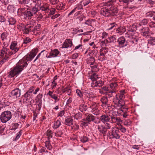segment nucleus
<instances>
[{"label":"nucleus","mask_w":155,"mask_h":155,"mask_svg":"<svg viewBox=\"0 0 155 155\" xmlns=\"http://www.w3.org/2000/svg\"><path fill=\"white\" fill-rule=\"evenodd\" d=\"M35 56V55L30 52L29 55H26L23 59L20 60L16 64V66L13 68H11L10 71L8 73V77L12 78L18 74L23 70L24 67H26L28 65L27 62L25 61V60H26L27 61H31Z\"/></svg>","instance_id":"nucleus-1"},{"label":"nucleus","mask_w":155,"mask_h":155,"mask_svg":"<svg viewBox=\"0 0 155 155\" xmlns=\"http://www.w3.org/2000/svg\"><path fill=\"white\" fill-rule=\"evenodd\" d=\"M113 3L112 1L110 0L105 2L104 4V5L108 7L110 6V7H109V13H110V16L115 15L117 13L118 11L117 7L112 5Z\"/></svg>","instance_id":"nucleus-2"},{"label":"nucleus","mask_w":155,"mask_h":155,"mask_svg":"<svg viewBox=\"0 0 155 155\" xmlns=\"http://www.w3.org/2000/svg\"><path fill=\"white\" fill-rule=\"evenodd\" d=\"M118 96L116 95L115 98L113 99V101L115 102L116 107L118 108L117 112H120L121 109H122L125 107V102L121 100H119L118 97Z\"/></svg>","instance_id":"nucleus-3"},{"label":"nucleus","mask_w":155,"mask_h":155,"mask_svg":"<svg viewBox=\"0 0 155 155\" xmlns=\"http://www.w3.org/2000/svg\"><path fill=\"white\" fill-rule=\"evenodd\" d=\"M12 117V114L10 112L8 111H5L2 113L0 119L1 122L5 123L10 120Z\"/></svg>","instance_id":"nucleus-4"},{"label":"nucleus","mask_w":155,"mask_h":155,"mask_svg":"<svg viewBox=\"0 0 155 155\" xmlns=\"http://www.w3.org/2000/svg\"><path fill=\"white\" fill-rule=\"evenodd\" d=\"M89 107L91 109L92 113L95 115H97L98 114L99 110L98 109V104L95 102H88Z\"/></svg>","instance_id":"nucleus-5"},{"label":"nucleus","mask_w":155,"mask_h":155,"mask_svg":"<svg viewBox=\"0 0 155 155\" xmlns=\"http://www.w3.org/2000/svg\"><path fill=\"white\" fill-rule=\"evenodd\" d=\"M24 97L23 103L28 106L31 105L34 101V100L32 99L31 95L28 92H26L24 95Z\"/></svg>","instance_id":"nucleus-6"},{"label":"nucleus","mask_w":155,"mask_h":155,"mask_svg":"<svg viewBox=\"0 0 155 155\" xmlns=\"http://www.w3.org/2000/svg\"><path fill=\"white\" fill-rule=\"evenodd\" d=\"M6 51H7V49H4L0 52V64H2L8 60V57L6 55Z\"/></svg>","instance_id":"nucleus-7"},{"label":"nucleus","mask_w":155,"mask_h":155,"mask_svg":"<svg viewBox=\"0 0 155 155\" xmlns=\"http://www.w3.org/2000/svg\"><path fill=\"white\" fill-rule=\"evenodd\" d=\"M112 111L109 113V116L110 117V118L111 119V123H115L119 125L120 124V122H122V120L119 118H118L116 116L112 114Z\"/></svg>","instance_id":"nucleus-8"},{"label":"nucleus","mask_w":155,"mask_h":155,"mask_svg":"<svg viewBox=\"0 0 155 155\" xmlns=\"http://www.w3.org/2000/svg\"><path fill=\"white\" fill-rule=\"evenodd\" d=\"M112 111L109 113V116L110 117V118L111 119V123H115L119 125L120 124V122H122V120L119 118H118L116 116L112 114Z\"/></svg>","instance_id":"nucleus-9"},{"label":"nucleus","mask_w":155,"mask_h":155,"mask_svg":"<svg viewBox=\"0 0 155 155\" xmlns=\"http://www.w3.org/2000/svg\"><path fill=\"white\" fill-rule=\"evenodd\" d=\"M21 91L18 88H16L13 90L11 92V96L14 98H17L20 97Z\"/></svg>","instance_id":"nucleus-10"},{"label":"nucleus","mask_w":155,"mask_h":155,"mask_svg":"<svg viewBox=\"0 0 155 155\" xmlns=\"http://www.w3.org/2000/svg\"><path fill=\"white\" fill-rule=\"evenodd\" d=\"M72 45V41L70 39H67L64 42L62 46L61 47V48H67L69 47H71Z\"/></svg>","instance_id":"nucleus-11"},{"label":"nucleus","mask_w":155,"mask_h":155,"mask_svg":"<svg viewBox=\"0 0 155 155\" xmlns=\"http://www.w3.org/2000/svg\"><path fill=\"white\" fill-rule=\"evenodd\" d=\"M100 119L104 123L109 122L110 120L109 114L108 115L107 114L102 115L100 117Z\"/></svg>","instance_id":"nucleus-12"},{"label":"nucleus","mask_w":155,"mask_h":155,"mask_svg":"<svg viewBox=\"0 0 155 155\" xmlns=\"http://www.w3.org/2000/svg\"><path fill=\"white\" fill-rule=\"evenodd\" d=\"M50 5L47 3L43 4L41 5L40 4L39 8L43 11L48 12L50 10Z\"/></svg>","instance_id":"nucleus-13"},{"label":"nucleus","mask_w":155,"mask_h":155,"mask_svg":"<svg viewBox=\"0 0 155 155\" xmlns=\"http://www.w3.org/2000/svg\"><path fill=\"white\" fill-rule=\"evenodd\" d=\"M112 130V135L113 137L117 139H119L120 137V135L119 130L115 128H113Z\"/></svg>","instance_id":"nucleus-14"},{"label":"nucleus","mask_w":155,"mask_h":155,"mask_svg":"<svg viewBox=\"0 0 155 155\" xmlns=\"http://www.w3.org/2000/svg\"><path fill=\"white\" fill-rule=\"evenodd\" d=\"M100 14L103 15L107 17L110 16V13H109V10L108 8H102L100 11Z\"/></svg>","instance_id":"nucleus-15"},{"label":"nucleus","mask_w":155,"mask_h":155,"mask_svg":"<svg viewBox=\"0 0 155 155\" xmlns=\"http://www.w3.org/2000/svg\"><path fill=\"white\" fill-rule=\"evenodd\" d=\"M97 129L98 131L103 134H105L107 131V129L104 125H98Z\"/></svg>","instance_id":"nucleus-16"},{"label":"nucleus","mask_w":155,"mask_h":155,"mask_svg":"<svg viewBox=\"0 0 155 155\" xmlns=\"http://www.w3.org/2000/svg\"><path fill=\"white\" fill-rule=\"evenodd\" d=\"M117 82H112L110 84V88L112 92H115L117 91Z\"/></svg>","instance_id":"nucleus-17"},{"label":"nucleus","mask_w":155,"mask_h":155,"mask_svg":"<svg viewBox=\"0 0 155 155\" xmlns=\"http://www.w3.org/2000/svg\"><path fill=\"white\" fill-rule=\"evenodd\" d=\"M59 53V51L57 49H55L53 50H51L50 53V55L48 56V57H56Z\"/></svg>","instance_id":"nucleus-18"},{"label":"nucleus","mask_w":155,"mask_h":155,"mask_svg":"<svg viewBox=\"0 0 155 155\" xmlns=\"http://www.w3.org/2000/svg\"><path fill=\"white\" fill-rule=\"evenodd\" d=\"M34 15L30 11H28L25 13L24 18L27 20H29L31 19Z\"/></svg>","instance_id":"nucleus-19"},{"label":"nucleus","mask_w":155,"mask_h":155,"mask_svg":"<svg viewBox=\"0 0 155 155\" xmlns=\"http://www.w3.org/2000/svg\"><path fill=\"white\" fill-rule=\"evenodd\" d=\"M96 22L92 20H87L85 22V24L89 26L94 27L96 26Z\"/></svg>","instance_id":"nucleus-20"},{"label":"nucleus","mask_w":155,"mask_h":155,"mask_svg":"<svg viewBox=\"0 0 155 155\" xmlns=\"http://www.w3.org/2000/svg\"><path fill=\"white\" fill-rule=\"evenodd\" d=\"M39 8V5L36 4L34 7H33L30 11L32 13L33 15H35L38 11Z\"/></svg>","instance_id":"nucleus-21"},{"label":"nucleus","mask_w":155,"mask_h":155,"mask_svg":"<svg viewBox=\"0 0 155 155\" xmlns=\"http://www.w3.org/2000/svg\"><path fill=\"white\" fill-rule=\"evenodd\" d=\"M126 31V29L124 27L120 26L116 30V32L119 33L120 35L124 33Z\"/></svg>","instance_id":"nucleus-22"},{"label":"nucleus","mask_w":155,"mask_h":155,"mask_svg":"<svg viewBox=\"0 0 155 155\" xmlns=\"http://www.w3.org/2000/svg\"><path fill=\"white\" fill-rule=\"evenodd\" d=\"M47 94L49 95L52 98L54 99L55 100V101H58L59 100L58 96L55 94H54L53 92L51 91H49Z\"/></svg>","instance_id":"nucleus-23"},{"label":"nucleus","mask_w":155,"mask_h":155,"mask_svg":"<svg viewBox=\"0 0 155 155\" xmlns=\"http://www.w3.org/2000/svg\"><path fill=\"white\" fill-rule=\"evenodd\" d=\"M108 51V49L106 48H102L100 50V56H104Z\"/></svg>","instance_id":"nucleus-24"},{"label":"nucleus","mask_w":155,"mask_h":155,"mask_svg":"<svg viewBox=\"0 0 155 155\" xmlns=\"http://www.w3.org/2000/svg\"><path fill=\"white\" fill-rule=\"evenodd\" d=\"M101 101L102 103V106L104 108L106 107L107 102V98L106 97H104L101 99Z\"/></svg>","instance_id":"nucleus-25"},{"label":"nucleus","mask_w":155,"mask_h":155,"mask_svg":"<svg viewBox=\"0 0 155 155\" xmlns=\"http://www.w3.org/2000/svg\"><path fill=\"white\" fill-rule=\"evenodd\" d=\"M65 124L70 126L73 124V119L71 117L68 118L65 120Z\"/></svg>","instance_id":"nucleus-26"},{"label":"nucleus","mask_w":155,"mask_h":155,"mask_svg":"<svg viewBox=\"0 0 155 155\" xmlns=\"http://www.w3.org/2000/svg\"><path fill=\"white\" fill-rule=\"evenodd\" d=\"M87 108V105L84 104H81L79 107V109L81 112L86 111Z\"/></svg>","instance_id":"nucleus-27"},{"label":"nucleus","mask_w":155,"mask_h":155,"mask_svg":"<svg viewBox=\"0 0 155 155\" xmlns=\"http://www.w3.org/2000/svg\"><path fill=\"white\" fill-rule=\"evenodd\" d=\"M95 119L94 117L91 114H88L87 116L86 120L89 122L91 121H93Z\"/></svg>","instance_id":"nucleus-28"},{"label":"nucleus","mask_w":155,"mask_h":155,"mask_svg":"<svg viewBox=\"0 0 155 155\" xmlns=\"http://www.w3.org/2000/svg\"><path fill=\"white\" fill-rule=\"evenodd\" d=\"M125 42V39L123 37L119 38L117 40V42L120 45H122Z\"/></svg>","instance_id":"nucleus-29"},{"label":"nucleus","mask_w":155,"mask_h":155,"mask_svg":"<svg viewBox=\"0 0 155 155\" xmlns=\"http://www.w3.org/2000/svg\"><path fill=\"white\" fill-rule=\"evenodd\" d=\"M125 92L124 90H122L120 91V94H117L118 96V97L119 100H122L125 97L124 94Z\"/></svg>","instance_id":"nucleus-30"},{"label":"nucleus","mask_w":155,"mask_h":155,"mask_svg":"<svg viewBox=\"0 0 155 155\" xmlns=\"http://www.w3.org/2000/svg\"><path fill=\"white\" fill-rule=\"evenodd\" d=\"M120 109V111H122V112H123V117L124 118H126L128 115L127 114L128 108L126 107H124L123 108V109L122 108Z\"/></svg>","instance_id":"nucleus-31"},{"label":"nucleus","mask_w":155,"mask_h":155,"mask_svg":"<svg viewBox=\"0 0 155 155\" xmlns=\"http://www.w3.org/2000/svg\"><path fill=\"white\" fill-rule=\"evenodd\" d=\"M62 91L63 93L66 92L67 95H70L71 91V90L68 87H67L64 89H62Z\"/></svg>","instance_id":"nucleus-32"},{"label":"nucleus","mask_w":155,"mask_h":155,"mask_svg":"<svg viewBox=\"0 0 155 155\" xmlns=\"http://www.w3.org/2000/svg\"><path fill=\"white\" fill-rule=\"evenodd\" d=\"M61 123L60 120H57L54 122L53 127L55 129L58 128L61 125Z\"/></svg>","instance_id":"nucleus-33"},{"label":"nucleus","mask_w":155,"mask_h":155,"mask_svg":"<svg viewBox=\"0 0 155 155\" xmlns=\"http://www.w3.org/2000/svg\"><path fill=\"white\" fill-rule=\"evenodd\" d=\"M149 31V29L147 27H145L141 30V33H143V36L146 35L148 33Z\"/></svg>","instance_id":"nucleus-34"},{"label":"nucleus","mask_w":155,"mask_h":155,"mask_svg":"<svg viewBox=\"0 0 155 155\" xmlns=\"http://www.w3.org/2000/svg\"><path fill=\"white\" fill-rule=\"evenodd\" d=\"M64 8V4L63 3L59 4L56 6V8L58 10H61Z\"/></svg>","instance_id":"nucleus-35"},{"label":"nucleus","mask_w":155,"mask_h":155,"mask_svg":"<svg viewBox=\"0 0 155 155\" xmlns=\"http://www.w3.org/2000/svg\"><path fill=\"white\" fill-rule=\"evenodd\" d=\"M116 38L114 36H112L111 37L109 38L107 40V42L109 43H111L116 41Z\"/></svg>","instance_id":"nucleus-36"},{"label":"nucleus","mask_w":155,"mask_h":155,"mask_svg":"<svg viewBox=\"0 0 155 155\" xmlns=\"http://www.w3.org/2000/svg\"><path fill=\"white\" fill-rule=\"evenodd\" d=\"M57 79V76H55L54 78V80L52 82V88H54L55 87H56V85H57V83L56 81V80Z\"/></svg>","instance_id":"nucleus-37"},{"label":"nucleus","mask_w":155,"mask_h":155,"mask_svg":"<svg viewBox=\"0 0 155 155\" xmlns=\"http://www.w3.org/2000/svg\"><path fill=\"white\" fill-rule=\"evenodd\" d=\"M46 136L48 139H50L52 137V132L51 130H48L46 132Z\"/></svg>","instance_id":"nucleus-38"},{"label":"nucleus","mask_w":155,"mask_h":155,"mask_svg":"<svg viewBox=\"0 0 155 155\" xmlns=\"http://www.w3.org/2000/svg\"><path fill=\"white\" fill-rule=\"evenodd\" d=\"M98 78V75L94 73L91 75L90 77V79L92 81L96 80Z\"/></svg>","instance_id":"nucleus-39"},{"label":"nucleus","mask_w":155,"mask_h":155,"mask_svg":"<svg viewBox=\"0 0 155 155\" xmlns=\"http://www.w3.org/2000/svg\"><path fill=\"white\" fill-rule=\"evenodd\" d=\"M148 22V19H144L140 21V25H145L147 24Z\"/></svg>","instance_id":"nucleus-40"},{"label":"nucleus","mask_w":155,"mask_h":155,"mask_svg":"<svg viewBox=\"0 0 155 155\" xmlns=\"http://www.w3.org/2000/svg\"><path fill=\"white\" fill-rule=\"evenodd\" d=\"M41 27V25L40 24H38L35 26L34 28V29L32 31L33 33L35 34V31H39L40 28Z\"/></svg>","instance_id":"nucleus-41"},{"label":"nucleus","mask_w":155,"mask_h":155,"mask_svg":"<svg viewBox=\"0 0 155 155\" xmlns=\"http://www.w3.org/2000/svg\"><path fill=\"white\" fill-rule=\"evenodd\" d=\"M45 146L49 150H51L52 149L50 143V141L49 140L46 141L45 143Z\"/></svg>","instance_id":"nucleus-42"},{"label":"nucleus","mask_w":155,"mask_h":155,"mask_svg":"<svg viewBox=\"0 0 155 155\" xmlns=\"http://www.w3.org/2000/svg\"><path fill=\"white\" fill-rule=\"evenodd\" d=\"M9 24L10 25H14L16 22L15 20L13 18H11L8 20Z\"/></svg>","instance_id":"nucleus-43"},{"label":"nucleus","mask_w":155,"mask_h":155,"mask_svg":"<svg viewBox=\"0 0 155 155\" xmlns=\"http://www.w3.org/2000/svg\"><path fill=\"white\" fill-rule=\"evenodd\" d=\"M30 0H18V2L21 4H26L29 3Z\"/></svg>","instance_id":"nucleus-44"},{"label":"nucleus","mask_w":155,"mask_h":155,"mask_svg":"<svg viewBox=\"0 0 155 155\" xmlns=\"http://www.w3.org/2000/svg\"><path fill=\"white\" fill-rule=\"evenodd\" d=\"M81 114L80 113H78L74 116V118L78 120L81 118Z\"/></svg>","instance_id":"nucleus-45"},{"label":"nucleus","mask_w":155,"mask_h":155,"mask_svg":"<svg viewBox=\"0 0 155 155\" xmlns=\"http://www.w3.org/2000/svg\"><path fill=\"white\" fill-rule=\"evenodd\" d=\"M89 63L91 65H93L94 62L95 60L94 57L91 58H87Z\"/></svg>","instance_id":"nucleus-46"},{"label":"nucleus","mask_w":155,"mask_h":155,"mask_svg":"<svg viewBox=\"0 0 155 155\" xmlns=\"http://www.w3.org/2000/svg\"><path fill=\"white\" fill-rule=\"evenodd\" d=\"M17 43L15 41L13 42L10 46V49H12L14 48H17Z\"/></svg>","instance_id":"nucleus-47"},{"label":"nucleus","mask_w":155,"mask_h":155,"mask_svg":"<svg viewBox=\"0 0 155 155\" xmlns=\"http://www.w3.org/2000/svg\"><path fill=\"white\" fill-rule=\"evenodd\" d=\"M88 140V138L86 136H83L81 138V142L85 143Z\"/></svg>","instance_id":"nucleus-48"},{"label":"nucleus","mask_w":155,"mask_h":155,"mask_svg":"<svg viewBox=\"0 0 155 155\" xmlns=\"http://www.w3.org/2000/svg\"><path fill=\"white\" fill-rule=\"evenodd\" d=\"M131 121L129 120H125L124 121V125L126 126L130 125L131 124Z\"/></svg>","instance_id":"nucleus-49"},{"label":"nucleus","mask_w":155,"mask_h":155,"mask_svg":"<svg viewBox=\"0 0 155 155\" xmlns=\"http://www.w3.org/2000/svg\"><path fill=\"white\" fill-rule=\"evenodd\" d=\"M31 39L28 37L25 38L24 40V43L25 44H27L28 43L31 42Z\"/></svg>","instance_id":"nucleus-50"},{"label":"nucleus","mask_w":155,"mask_h":155,"mask_svg":"<svg viewBox=\"0 0 155 155\" xmlns=\"http://www.w3.org/2000/svg\"><path fill=\"white\" fill-rule=\"evenodd\" d=\"M7 33H3L1 35V38L2 41H4L5 39H7Z\"/></svg>","instance_id":"nucleus-51"},{"label":"nucleus","mask_w":155,"mask_h":155,"mask_svg":"<svg viewBox=\"0 0 155 155\" xmlns=\"http://www.w3.org/2000/svg\"><path fill=\"white\" fill-rule=\"evenodd\" d=\"M155 12L153 11H151L148 12L146 14V16L148 17H151L153 15Z\"/></svg>","instance_id":"nucleus-52"},{"label":"nucleus","mask_w":155,"mask_h":155,"mask_svg":"<svg viewBox=\"0 0 155 155\" xmlns=\"http://www.w3.org/2000/svg\"><path fill=\"white\" fill-rule=\"evenodd\" d=\"M7 8L9 12L14 11L15 10V8L12 5H9Z\"/></svg>","instance_id":"nucleus-53"},{"label":"nucleus","mask_w":155,"mask_h":155,"mask_svg":"<svg viewBox=\"0 0 155 155\" xmlns=\"http://www.w3.org/2000/svg\"><path fill=\"white\" fill-rule=\"evenodd\" d=\"M91 86L93 87H98V84L97 80L92 81L91 84Z\"/></svg>","instance_id":"nucleus-54"},{"label":"nucleus","mask_w":155,"mask_h":155,"mask_svg":"<svg viewBox=\"0 0 155 155\" xmlns=\"http://www.w3.org/2000/svg\"><path fill=\"white\" fill-rule=\"evenodd\" d=\"M81 124L83 126H87L89 122L88 121H85V120H83L81 121Z\"/></svg>","instance_id":"nucleus-55"},{"label":"nucleus","mask_w":155,"mask_h":155,"mask_svg":"<svg viewBox=\"0 0 155 155\" xmlns=\"http://www.w3.org/2000/svg\"><path fill=\"white\" fill-rule=\"evenodd\" d=\"M38 51V48H36L33 49L31 52V53H32L35 56L37 54Z\"/></svg>","instance_id":"nucleus-56"},{"label":"nucleus","mask_w":155,"mask_h":155,"mask_svg":"<svg viewBox=\"0 0 155 155\" xmlns=\"http://www.w3.org/2000/svg\"><path fill=\"white\" fill-rule=\"evenodd\" d=\"M50 2L51 4L55 5L59 2V0H50Z\"/></svg>","instance_id":"nucleus-57"},{"label":"nucleus","mask_w":155,"mask_h":155,"mask_svg":"<svg viewBox=\"0 0 155 155\" xmlns=\"http://www.w3.org/2000/svg\"><path fill=\"white\" fill-rule=\"evenodd\" d=\"M77 10L83 9V6L80 3L77 5V6L75 7Z\"/></svg>","instance_id":"nucleus-58"},{"label":"nucleus","mask_w":155,"mask_h":155,"mask_svg":"<svg viewBox=\"0 0 155 155\" xmlns=\"http://www.w3.org/2000/svg\"><path fill=\"white\" fill-rule=\"evenodd\" d=\"M50 14L51 15H53L55 13V12L56 11V9L53 8H50Z\"/></svg>","instance_id":"nucleus-59"},{"label":"nucleus","mask_w":155,"mask_h":155,"mask_svg":"<svg viewBox=\"0 0 155 155\" xmlns=\"http://www.w3.org/2000/svg\"><path fill=\"white\" fill-rule=\"evenodd\" d=\"M105 124V127L107 130L108 129H110L111 128V126L110 123L108 122H105V123H104Z\"/></svg>","instance_id":"nucleus-60"},{"label":"nucleus","mask_w":155,"mask_h":155,"mask_svg":"<svg viewBox=\"0 0 155 155\" xmlns=\"http://www.w3.org/2000/svg\"><path fill=\"white\" fill-rule=\"evenodd\" d=\"M94 54V53L93 52L91 51L89 52L88 55H87V58H90L92 57H93V55Z\"/></svg>","instance_id":"nucleus-61"},{"label":"nucleus","mask_w":155,"mask_h":155,"mask_svg":"<svg viewBox=\"0 0 155 155\" xmlns=\"http://www.w3.org/2000/svg\"><path fill=\"white\" fill-rule=\"evenodd\" d=\"M76 92L78 95L80 97H81L82 96V93L79 90L77 89L76 90Z\"/></svg>","instance_id":"nucleus-62"},{"label":"nucleus","mask_w":155,"mask_h":155,"mask_svg":"<svg viewBox=\"0 0 155 155\" xmlns=\"http://www.w3.org/2000/svg\"><path fill=\"white\" fill-rule=\"evenodd\" d=\"M78 10L76 9V8H75V7L73 9L68 15V16H69L70 15H71L73 13H74V12H77Z\"/></svg>","instance_id":"nucleus-63"},{"label":"nucleus","mask_w":155,"mask_h":155,"mask_svg":"<svg viewBox=\"0 0 155 155\" xmlns=\"http://www.w3.org/2000/svg\"><path fill=\"white\" fill-rule=\"evenodd\" d=\"M98 84V87H100L103 85V82L102 81H97Z\"/></svg>","instance_id":"nucleus-64"}]
</instances>
